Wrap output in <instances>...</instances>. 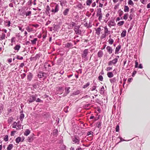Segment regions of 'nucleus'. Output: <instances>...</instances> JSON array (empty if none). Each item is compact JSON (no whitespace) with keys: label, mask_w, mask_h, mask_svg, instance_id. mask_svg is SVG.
<instances>
[{"label":"nucleus","mask_w":150,"mask_h":150,"mask_svg":"<svg viewBox=\"0 0 150 150\" xmlns=\"http://www.w3.org/2000/svg\"><path fill=\"white\" fill-rule=\"evenodd\" d=\"M21 140V138L20 137H18L16 138V139L15 141L16 142V143L17 144H18L19 142H20Z\"/></svg>","instance_id":"nucleus-26"},{"label":"nucleus","mask_w":150,"mask_h":150,"mask_svg":"<svg viewBox=\"0 0 150 150\" xmlns=\"http://www.w3.org/2000/svg\"><path fill=\"white\" fill-rule=\"evenodd\" d=\"M58 88L59 91L62 93L64 91V89L63 87H59Z\"/></svg>","instance_id":"nucleus-40"},{"label":"nucleus","mask_w":150,"mask_h":150,"mask_svg":"<svg viewBox=\"0 0 150 150\" xmlns=\"http://www.w3.org/2000/svg\"><path fill=\"white\" fill-rule=\"evenodd\" d=\"M103 55V52L101 50H100L98 53V55L99 57L101 58Z\"/></svg>","instance_id":"nucleus-20"},{"label":"nucleus","mask_w":150,"mask_h":150,"mask_svg":"<svg viewBox=\"0 0 150 150\" xmlns=\"http://www.w3.org/2000/svg\"><path fill=\"white\" fill-rule=\"evenodd\" d=\"M15 37H13L11 39V43H13V42H15Z\"/></svg>","instance_id":"nucleus-63"},{"label":"nucleus","mask_w":150,"mask_h":150,"mask_svg":"<svg viewBox=\"0 0 150 150\" xmlns=\"http://www.w3.org/2000/svg\"><path fill=\"white\" fill-rule=\"evenodd\" d=\"M90 82H87L85 85H84L83 86V88H86L87 87L90 85Z\"/></svg>","instance_id":"nucleus-38"},{"label":"nucleus","mask_w":150,"mask_h":150,"mask_svg":"<svg viewBox=\"0 0 150 150\" xmlns=\"http://www.w3.org/2000/svg\"><path fill=\"white\" fill-rule=\"evenodd\" d=\"M21 114L19 116V119L21 121V123L22 122L23 119L24 117V115L23 113V110H22L20 112Z\"/></svg>","instance_id":"nucleus-9"},{"label":"nucleus","mask_w":150,"mask_h":150,"mask_svg":"<svg viewBox=\"0 0 150 150\" xmlns=\"http://www.w3.org/2000/svg\"><path fill=\"white\" fill-rule=\"evenodd\" d=\"M72 44L70 42H69L65 45V47L67 48H73Z\"/></svg>","instance_id":"nucleus-15"},{"label":"nucleus","mask_w":150,"mask_h":150,"mask_svg":"<svg viewBox=\"0 0 150 150\" xmlns=\"http://www.w3.org/2000/svg\"><path fill=\"white\" fill-rule=\"evenodd\" d=\"M108 23V25L110 27L111 26H114L115 25V24L114 20H111L109 21Z\"/></svg>","instance_id":"nucleus-11"},{"label":"nucleus","mask_w":150,"mask_h":150,"mask_svg":"<svg viewBox=\"0 0 150 150\" xmlns=\"http://www.w3.org/2000/svg\"><path fill=\"white\" fill-rule=\"evenodd\" d=\"M32 26L35 27L36 28H37L39 26V25L37 24H33L32 25Z\"/></svg>","instance_id":"nucleus-58"},{"label":"nucleus","mask_w":150,"mask_h":150,"mask_svg":"<svg viewBox=\"0 0 150 150\" xmlns=\"http://www.w3.org/2000/svg\"><path fill=\"white\" fill-rule=\"evenodd\" d=\"M76 6L78 8L80 9H81L83 7L81 3H79Z\"/></svg>","instance_id":"nucleus-49"},{"label":"nucleus","mask_w":150,"mask_h":150,"mask_svg":"<svg viewBox=\"0 0 150 150\" xmlns=\"http://www.w3.org/2000/svg\"><path fill=\"white\" fill-rule=\"evenodd\" d=\"M21 48V46L19 45H17L14 47V49L15 50H17L18 51Z\"/></svg>","instance_id":"nucleus-25"},{"label":"nucleus","mask_w":150,"mask_h":150,"mask_svg":"<svg viewBox=\"0 0 150 150\" xmlns=\"http://www.w3.org/2000/svg\"><path fill=\"white\" fill-rule=\"evenodd\" d=\"M128 4L129 5H130L132 6H133L134 5V3L131 0H129L128 1Z\"/></svg>","instance_id":"nucleus-51"},{"label":"nucleus","mask_w":150,"mask_h":150,"mask_svg":"<svg viewBox=\"0 0 150 150\" xmlns=\"http://www.w3.org/2000/svg\"><path fill=\"white\" fill-rule=\"evenodd\" d=\"M6 23L7 24L6 25V26H9L10 25L11 21H7Z\"/></svg>","instance_id":"nucleus-56"},{"label":"nucleus","mask_w":150,"mask_h":150,"mask_svg":"<svg viewBox=\"0 0 150 150\" xmlns=\"http://www.w3.org/2000/svg\"><path fill=\"white\" fill-rule=\"evenodd\" d=\"M25 15L26 17L27 16H30L31 15V11H28L25 12Z\"/></svg>","instance_id":"nucleus-22"},{"label":"nucleus","mask_w":150,"mask_h":150,"mask_svg":"<svg viewBox=\"0 0 150 150\" xmlns=\"http://www.w3.org/2000/svg\"><path fill=\"white\" fill-rule=\"evenodd\" d=\"M26 74L25 73H23L21 75V78L22 79H23L26 76Z\"/></svg>","instance_id":"nucleus-53"},{"label":"nucleus","mask_w":150,"mask_h":150,"mask_svg":"<svg viewBox=\"0 0 150 150\" xmlns=\"http://www.w3.org/2000/svg\"><path fill=\"white\" fill-rule=\"evenodd\" d=\"M4 140L5 142H7L8 141V136L7 135H5L4 138Z\"/></svg>","instance_id":"nucleus-46"},{"label":"nucleus","mask_w":150,"mask_h":150,"mask_svg":"<svg viewBox=\"0 0 150 150\" xmlns=\"http://www.w3.org/2000/svg\"><path fill=\"white\" fill-rule=\"evenodd\" d=\"M33 77V75L31 73L29 72L27 76V79L29 81H30Z\"/></svg>","instance_id":"nucleus-10"},{"label":"nucleus","mask_w":150,"mask_h":150,"mask_svg":"<svg viewBox=\"0 0 150 150\" xmlns=\"http://www.w3.org/2000/svg\"><path fill=\"white\" fill-rule=\"evenodd\" d=\"M30 133V131L28 129H27L24 133V135L25 136H27Z\"/></svg>","instance_id":"nucleus-29"},{"label":"nucleus","mask_w":150,"mask_h":150,"mask_svg":"<svg viewBox=\"0 0 150 150\" xmlns=\"http://www.w3.org/2000/svg\"><path fill=\"white\" fill-rule=\"evenodd\" d=\"M96 12V16L99 17L98 19L100 21L102 19V14L101 12V8H98L97 9Z\"/></svg>","instance_id":"nucleus-5"},{"label":"nucleus","mask_w":150,"mask_h":150,"mask_svg":"<svg viewBox=\"0 0 150 150\" xmlns=\"http://www.w3.org/2000/svg\"><path fill=\"white\" fill-rule=\"evenodd\" d=\"M53 28H54L53 30H54V31H56L57 30V29L58 28V26L57 25H54V27Z\"/></svg>","instance_id":"nucleus-50"},{"label":"nucleus","mask_w":150,"mask_h":150,"mask_svg":"<svg viewBox=\"0 0 150 150\" xmlns=\"http://www.w3.org/2000/svg\"><path fill=\"white\" fill-rule=\"evenodd\" d=\"M13 120V118L12 117H11L9 118L8 120V123H11Z\"/></svg>","instance_id":"nucleus-45"},{"label":"nucleus","mask_w":150,"mask_h":150,"mask_svg":"<svg viewBox=\"0 0 150 150\" xmlns=\"http://www.w3.org/2000/svg\"><path fill=\"white\" fill-rule=\"evenodd\" d=\"M5 35L4 33H2V35L0 36V40H1L5 39Z\"/></svg>","instance_id":"nucleus-33"},{"label":"nucleus","mask_w":150,"mask_h":150,"mask_svg":"<svg viewBox=\"0 0 150 150\" xmlns=\"http://www.w3.org/2000/svg\"><path fill=\"white\" fill-rule=\"evenodd\" d=\"M92 2V0H87L86 1V5L87 6H90Z\"/></svg>","instance_id":"nucleus-36"},{"label":"nucleus","mask_w":150,"mask_h":150,"mask_svg":"<svg viewBox=\"0 0 150 150\" xmlns=\"http://www.w3.org/2000/svg\"><path fill=\"white\" fill-rule=\"evenodd\" d=\"M106 49L109 54H110L112 53L113 50L111 47L108 46H107L106 48Z\"/></svg>","instance_id":"nucleus-14"},{"label":"nucleus","mask_w":150,"mask_h":150,"mask_svg":"<svg viewBox=\"0 0 150 150\" xmlns=\"http://www.w3.org/2000/svg\"><path fill=\"white\" fill-rule=\"evenodd\" d=\"M96 31V33L98 35H99L100 34V32L101 31V29L100 27H98L97 29H95Z\"/></svg>","instance_id":"nucleus-18"},{"label":"nucleus","mask_w":150,"mask_h":150,"mask_svg":"<svg viewBox=\"0 0 150 150\" xmlns=\"http://www.w3.org/2000/svg\"><path fill=\"white\" fill-rule=\"evenodd\" d=\"M126 31L124 30H123L121 34V36L122 37H124L126 35Z\"/></svg>","instance_id":"nucleus-21"},{"label":"nucleus","mask_w":150,"mask_h":150,"mask_svg":"<svg viewBox=\"0 0 150 150\" xmlns=\"http://www.w3.org/2000/svg\"><path fill=\"white\" fill-rule=\"evenodd\" d=\"M104 33L107 34L108 35L110 34V31L108 30V29L107 26H105L104 27Z\"/></svg>","instance_id":"nucleus-12"},{"label":"nucleus","mask_w":150,"mask_h":150,"mask_svg":"<svg viewBox=\"0 0 150 150\" xmlns=\"http://www.w3.org/2000/svg\"><path fill=\"white\" fill-rule=\"evenodd\" d=\"M16 58L18 60H22L23 59V57H20L19 55H17Z\"/></svg>","instance_id":"nucleus-55"},{"label":"nucleus","mask_w":150,"mask_h":150,"mask_svg":"<svg viewBox=\"0 0 150 150\" xmlns=\"http://www.w3.org/2000/svg\"><path fill=\"white\" fill-rule=\"evenodd\" d=\"M129 8L128 6H125L124 7V11L125 12H128L129 11Z\"/></svg>","instance_id":"nucleus-34"},{"label":"nucleus","mask_w":150,"mask_h":150,"mask_svg":"<svg viewBox=\"0 0 150 150\" xmlns=\"http://www.w3.org/2000/svg\"><path fill=\"white\" fill-rule=\"evenodd\" d=\"M111 61H112V64L114 65H115L116 64L118 61L117 58H115Z\"/></svg>","instance_id":"nucleus-31"},{"label":"nucleus","mask_w":150,"mask_h":150,"mask_svg":"<svg viewBox=\"0 0 150 150\" xmlns=\"http://www.w3.org/2000/svg\"><path fill=\"white\" fill-rule=\"evenodd\" d=\"M69 11V8H67L65 9L64 11L63 12V14L65 16L67 15Z\"/></svg>","instance_id":"nucleus-16"},{"label":"nucleus","mask_w":150,"mask_h":150,"mask_svg":"<svg viewBox=\"0 0 150 150\" xmlns=\"http://www.w3.org/2000/svg\"><path fill=\"white\" fill-rule=\"evenodd\" d=\"M26 30L28 32H30L33 31V29L32 28H30L29 26H27L25 28Z\"/></svg>","instance_id":"nucleus-32"},{"label":"nucleus","mask_w":150,"mask_h":150,"mask_svg":"<svg viewBox=\"0 0 150 150\" xmlns=\"http://www.w3.org/2000/svg\"><path fill=\"white\" fill-rule=\"evenodd\" d=\"M79 28V25L75 26L74 27V30L76 34L80 35L81 33V31L80 30Z\"/></svg>","instance_id":"nucleus-6"},{"label":"nucleus","mask_w":150,"mask_h":150,"mask_svg":"<svg viewBox=\"0 0 150 150\" xmlns=\"http://www.w3.org/2000/svg\"><path fill=\"white\" fill-rule=\"evenodd\" d=\"M114 42V40L112 38H110L108 40V42L109 44L112 45Z\"/></svg>","instance_id":"nucleus-41"},{"label":"nucleus","mask_w":150,"mask_h":150,"mask_svg":"<svg viewBox=\"0 0 150 150\" xmlns=\"http://www.w3.org/2000/svg\"><path fill=\"white\" fill-rule=\"evenodd\" d=\"M37 96V95L36 94L31 96L29 98L27 102L29 104L34 101L36 100V98Z\"/></svg>","instance_id":"nucleus-4"},{"label":"nucleus","mask_w":150,"mask_h":150,"mask_svg":"<svg viewBox=\"0 0 150 150\" xmlns=\"http://www.w3.org/2000/svg\"><path fill=\"white\" fill-rule=\"evenodd\" d=\"M110 81L111 83L114 84V83H115L116 81V77H114L112 79H110Z\"/></svg>","instance_id":"nucleus-19"},{"label":"nucleus","mask_w":150,"mask_h":150,"mask_svg":"<svg viewBox=\"0 0 150 150\" xmlns=\"http://www.w3.org/2000/svg\"><path fill=\"white\" fill-rule=\"evenodd\" d=\"M135 62V67L136 68L138 67V65L139 64L138 62L137 61H136Z\"/></svg>","instance_id":"nucleus-60"},{"label":"nucleus","mask_w":150,"mask_h":150,"mask_svg":"<svg viewBox=\"0 0 150 150\" xmlns=\"http://www.w3.org/2000/svg\"><path fill=\"white\" fill-rule=\"evenodd\" d=\"M47 76V74L46 73L42 71L39 72L37 75L38 78L40 79L44 78V79H46Z\"/></svg>","instance_id":"nucleus-2"},{"label":"nucleus","mask_w":150,"mask_h":150,"mask_svg":"<svg viewBox=\"0 0 150 150\" xmlns=\"http://www.w3.org/2000/svg\"><path fill=\"white\" fill-rule=\"evenodd\" d=\"M98 79L100 81H103V77L102 75H99L98 77Z\"/></svg>","instance_id":"nucleus-47"},{"label":"nucleus","mask_w":150,"mask_h":150,"mask_svg":"<svg viewBox=\"0 0 150 150\" xmlns=\"http://www.w3.org/2000/svg\"><path fill=\"white\" fill-rule=\"evenodd\" d=\"M107 35H108L105 33L104 34H103L101 36V38L102 39L105 38L106 37V36Z\"/></svg>","instance_id":"nucleus-59"},{"label":"nucleus","mask_w":150,"mask_h":150,"mask_svg":"<svg viewBox=\"0 0 150 150\" xmlns=\"http://www.w3.org/2000/svg\"><path fill=\"white\" fill-rule=\"evenodd\" d=\"M118 138H120V141L119 142H118L117 143H116V145L117 144H118L119 143H120V142H121L124 141H126V140H125V139H123L122 138V137H121L119 136V137H118Z\"/></svg>","instance_id":"nucleus-43"},{"label":"nucleus","mask_w":150,"mask_h":150,"mask_svg":"<svg viewBox=\"0 0 150 150\" xmlns=\"http://www.w3.org/2000/svg\"><path fill=\"white\" fill-rule=\"evenodd\" d=\"M94 86H93L92 88H90L91 91H93L94 90H95L96 89V86H95V85H96V83H94Z\"/></svg>","instance_id":"nucleus-42"},{"label":"nucleus","mask_w":150,"mask_h":150,"mask_svg":"<svg viewBox=\"0 0 150 150\" xmlns=\"http://www.w3.org/2000/svg\"><path fill=\"white\" fill-rule=\"evenodd\" d=\"M88 49H86L84 50L83 53L81 54V57L83 59L86 61L88 60V58L87 57V56L88 54Z\"/></svg>","instance_id":"nucleus-3"},{"label":"nucleus","mask_w":150,"mask_h":150,"mask_svg":"<svg viewBox=\"0 0 150 150\" xmlns=\"http://www.w3.org/2000/svg\"><path fill=\"white\" fill-rule=\"evenodd\" d=\"M20 122L19 121H18V122L17 123L18 125H17V127H18V129H21V124H19V122Z\"/></svg>","instance_id":"nucleus-48"},{"label":"nucleus","mask_w":150,"mask_h":150,"mask_svg":"<svg viewBox=\"0 0 150 150\" xmlns=\"http://www.w3.org/2000/svg\"><path fill=\"white\" fill-rule=\"evenodd\" d=\"M70 88L69 87H66L65 88V92L64 93L63 96H66L68 93H69L70 92L69 89Z\"/></svg>","instance_id":"nucleus-7"},{"label":"nucleus","mask_w":150,"mask_h":150,"mask_svg":"<svg viewBox=\"0 0 150 150\" xmlns=\"http://www.w3.org/2000/svg\"><path fill=\"white\" fill-rule=\"evenodd\" d=\"M76 23L75 22H71L69 24V25L70 27L71 28H73L74 26H75Z\"/></svg>","instance_id":"nucleus-17"},{"label":"nucleus","mask_w":150,"mask_h":150,"mask_svg":"<svg viewBox=\"0 0 150 150\" xmlns=\"http://www.w3.org/2000/svg\"><path fill=\"white\" fill-rule=\"evenodd\" d=\"M137 71H136V70H134L133 72L132 73V77H134L135 74L137 73Z\"/></svg>","instance_id":"nucleus-61"},{"label":"nucleus","mask_w":150,"mask_h":150,"mask_svg":"<svg viewBox=\"0 0 150 150\" xmlns=\"http://www.w3.org/2000/svg\"><path fill=\"white\" fill-rule=\"evenodd\" d=\"M101 122L100 121L98 122L96 124V126L98 128L100 129L101 128Z\"/></svg>","instance_id":"nucleus-35"},{"label":"nucleus","mask_w":150,"mask_h":150,"mask_svg":"<svg viewBox=\"0 0 150 150\" xmlns=\"http://www.w3.org/2000/svg\"><path fill=\"white\" fill-rule=\"evenodd\" d=\"M119 15L120 16H121L123 14V11L121 10V9H119L118 10Z\"/></svg>","instance_id":"nucleus-39"},{"label":"nucleus","mask_w":150,"mask_h":150,"mask_svg":"<svg viewBox=\"0 0 150 150\" xmlns=\"http://www.w3.org/2000/svg\"><path fill=\"white\" fill-rule=\"evenodd\" d=\"M17 123L16 122H14L13 124L12 127L13 128H16V127L17 126Z\"/></svg>","instance_id":"nucleus-44"},{"label":"nucleus","mask_w":150,"mask_h":150,"mask_svg":"<svg viewBox=\"0 0 150 150\" xmlns=\"http://www.w3.org/2000/svg\"><path fill=\"white\" fill-rule=\"evenodd\" d=\"M108 76L110 78H111L113 77L114 75L112 72H108L107 74Z\"/></svg>","instance_id":"nucleus-24"},{"label":"nucleus","mask_w":150,"mask_h":150,"mask_svg":"<svg viewBox=\"0 0 150 150\" xmlns=\"http://www.w3.org/2000/svg\"><path fill=\"white\" fill-rule=\"evenodd\" d=\"M128 13H125L124 14L123 19L126 20L127 19Z\"/></svg>","instance_id":"nucleus-54"},{"label":"nucleus","mask_w":150,"mask_h":150,"mask_svg":"<svg viewBox=\"0 0 150 150\" xmlns=\"http://www.w3.org/2000/svg\"><path fill=\"white\" fill-rule=\"evenodd\" d=\"M93 132L92 131H89L87 133V135L88 136L92 134L93 135Z\"/></svg>","instance_id":"nucleus-64"},{"label":"nucleus","mask_w":150,"mask_h":150,"mask_svg":"<svg viewBox=\"0 0 150 150\" xmlns=\"http://www.w3.org/2000/svg\"><path fill=\"white\" fill-rule=\"evenodd\" d=\"M37 40L38 39L37 38H34L33 40H31L32 44L33 45L35 44Z\"/></svg>","instance_id":"nucleus-28"},{"label":"nucleus","mask_w":150,"mask_h":150,"mask_svg":"<svg viewBox=\"0 0 150 150\" xmlns=\"http://www.w3.org/2000/svg\"><path fill=\"white\" fill-rule=\"evenodd\" d=\"M121 45H119L116 47L115 52V54H118V52L120 50V49H121Z\"/></svg>","instance_id":"nucleus-13"},{"label":"nucleus","mask_w":150,"mask_h":150,"mask_svg":"<svg viewBox=\"0 0 150 150\" xmlns=\"http://www.w3.org/2000/svg\"><path fill=\"white\" fill-rule=\"evenodd\" d=\"M104 88L102 86L100 90V93L101 94H103L104 93Z\"/></svg>","instance_id":"nucleus-27"},{"label":"nucleus","mask_w":150,"mask_h":150,"mask_svg":"<svg viewBox=\"0 0 150 150\" xmlns=\"http://www.w3.org/2000/svg\"><path fill=\"white\" fill-rule=\"evenodd\" d=\"M32 3V0H29V1L27 3V4L28 5L30 6L31 5V4Z\"/></svg>","instance_id":"nucleus-62"},{"label":"nucleus","mask_w":150,"mask_h":150,"mask_svg":"<svg viewBox=\"0 0 150 150\" xmlns=\"http://www.w3.org/2000/svg\"><path fill=\"white\" fill-rule=\"evenodd\" d=\"M33 139L31 137H29L28 139V140L29 142H31L33 140Z\"/></svg>","instance_id":"nucleus-52"},{"label":"nucleus","mask_w":150,"mask_h":150,"mask_svg":"<svg viewBox=\"0 0 150 150\" xmlns=\"http://www.w3.org/2000/svg\"><path fill=\"white\" fill-rule=\"evenodd\" d=\"M124 23L125 22L124 21H120L117 23V25L119 26H122L123 25Z\"/></svg>","instance_id":"nucleus-37"},{"label":"nucleus","mask_w":150,"mask_h":150,"mask_svg":"<svg viewBox=\"0 0 150 150\" xmlns=\"http://www.w3.org/2000/svg\"><path fill=\"white\" fill-rule=\"evenodd\" d=\"M55 4V6L54 9L52 8L51 9L49 6L47 5V6L45 12L46 14L49 17H50V11L52 12L53 13H56L57 12L59 11V5L58 4H56V3Z\"/></svg>","instance_id":"nucleus-1"},{"label":"nucleus","mask_w":150,"mask_h":150,"mask_svg":"<svg viewBox=\"0 0 150 150\" xmlns=\"http://www.w3.org/2000/svg\"><path fill=\"white\" fill-rule=\"evenodd\" d=\"M73 143V144L76 143L77 144H79L80 142V139L78 138L75 137L74 138L72 139Z\"/></svg>","instance_id":"nucleus-8"},{"label":"nucleus","mask_w":150,"mask_h":150,"mask_svg":"<svg viewBox=\"0 0 150 150\" xmlns=\"http://www.w3.org/2000/svg\"><path fill=\"white\" fill-rule=\"evenodd\" d=\"M80 93L81 91L80 90H77L76 91H74L72 95L74 96L78 95L80 94Z\"/></svg>","instance_id":"nucleus-23"},{"label":"nucleus","mask_w":150,"mask_h":150,"mask_svg":"<svg viewBox=\"0 0 150 150\" xmlns=\"http://www.w3.org/2000/svg\"><path fill=\"white\" fill-rule=\"evenodd\" d=\"M115 129L116 131L117 132H118L119 131V126L118 125L116 126Z\"/></svg>","instance_id":"nucleus-57"},{"label":"nucleus","mask_w":150,"mask_h":150,"mask_svg":"<svg viewBox=\"0 0 150 150\" xmlns=\"http://www.w3.org/2000/svg\"><path fill=\"white\" fill-rule=\"evenodd\" d=\"M13 147V144H9L7 148V150H11Z\"/></svg>","instance_id":"nucleus-30"}]
</instances>
